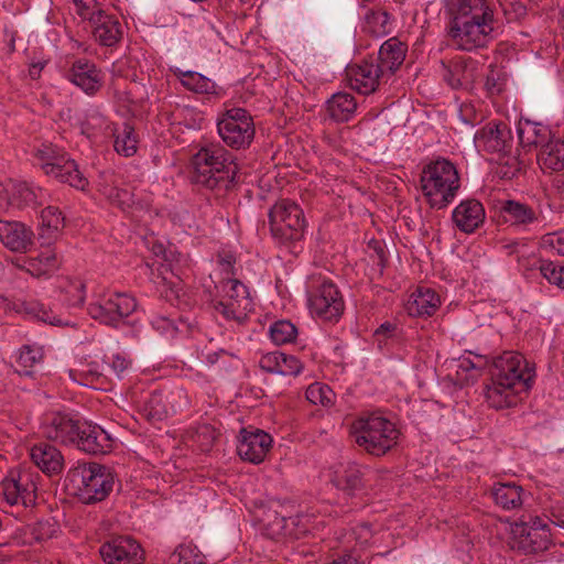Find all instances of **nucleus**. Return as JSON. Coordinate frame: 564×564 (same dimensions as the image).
<instances>
[{
  "instance_id": "obj_1",
  "label": "nucleus",
  "mask_w": 564,
  "mask_h": 564,
  "mask_svg": "<svg viewBox=\"0 0 564 564\" xmlns=\"http://www.w3.org/2000/svg\"><path fill=\"white\" fill-rule=\"evenodd\" d=\"M178 145L183 151L188 148L193 183L219 191H229L234 186L238 167L230 152L219 143L193 140L187 144V140L178 134Z\"/></svg>"
},
{
  "instance_id": "obj_2",
  "label": "nucleus",
  "mask_w": 564,
  "mask_h": 564,
  "mask_svg": "<svg viewBox=\"0 0 564 564\" xmlns=\"http://www.w3.org/2000/svg\"><path fill=\"white\" fill-rule=\"evenodd\" d=\"M490 377L485 397L490 408L501 410L517 404V395L530 389L534 373L521 355L505 352L492 360Z\"/></svg>"
},
{
  "instance_id": "obj_3",
  "label": "nucleus",
  "mask_w": 564,
  "mask_h": 564,
  "mask_svg": "<svg viewBox=\"0 0 564 564\" xmlns=\"http://www.w3.org/2000/svg\"><path fill=\"white\" fill-rule=\"evenodd\" d=\"M65 482L82 503L95 505L109 497L115 485V474L106 465L78 462L67 471Z\"/></svg>"
},
{
  "instance_id": "obj_4",
  "label": "nucleus",
  "mask_w": 564,
  "mask_h": 564,
  "mask_svg": "<svg viewBox=\"0 0 564 564\" xmlns=\"http://www.w3.org/2000/svg\"><path fill=\"white\" fill-rule=\"evenodd\" d=\"M349 433L359 447L378 457L390 452L400 437L395 424L377 413L359 415L352 421Z\"/></svg>"
},
{
  "instance_id": "obj_5",
  "label": "nucleus",
  "mask_w": 564,
  "mask_h": 564,
  "mask_svg": "<svg viewBox=\"0 0 564 564\" xmlns=\"http://www.w3.org/2000/svg\"><path fill=\"white\" fill-rule=\"evenodd\" d=\"M420 183L429 205L437 209L446 207L460 186L456 166L444 158L433 160L423 167Z\"/></svg>"
},
{
  "instance_id": "obj_6",
  "label": "nucleus",
  "mask_w": 564,
  "mask_h": 564,
  "mask_svg": "<svg viewBox=\"0 0 564 564\" xmlns=\"http://www.w3.org/2000/svg\"><path fill=\"white\" fill-rule=\"evenodd\" d=\"M268 216L274 243L296 253L307 227L303 208L294 200L283 198L270 208Z\"/></svg>"
},
{
  "instance_id": "obj_7",
  "label": "nucleus",
  "mask_w": 564,
  "mask_h": 564,
  "mask_svg": "<svg viewBox=\"0 0 564 564\" xmlns=\"http://www.w3.org/2000/svg\"><path fill=\"white\" fill-rule=\"evenodd\" d=\"M40 479V474L30 466L12 467L0 482V494L11 507H22L25 519L31 518L37 507Z\"/></svg>"
},
{
  "instance_id": "obj_8",
  "label": "nucleus",
  "mask_w": 564,
  "mask_h": 564,
  "mask_svg": "<svg viewBox=\"0 0 564 564\" xmlns=\"http://www.w3.org/2000/svg\"><path fill=\"white\" fill-rule=\"evenodd\" d=\"M33 158L35 164L47 176L79 191H85L88 187V178L79 171L76 161L70 159L64 149L51 142H43L34 149Z\"/></svg>"
},
{
  "instance_id": "obj_9",
  "label": "nucleus",
  "mask_w": 564,
  "mask_h": 564,
  "mask_svg": "<svg viewBox=\"0 0 564 564\" xmlns=\"http://www.w3.org/2000/svg\"><path fill=\"white\" fill-rule=\"evenodd\" d=\"M223 141L230 148L245 149L254 138V123L250 113L243 108L228 109L217 122Z\"/></svg>"
},
{
  "instance_id": "obj_10",
  "label": "nucleus",
  "mask_w": 564,
  "mask_h": 564,
  "mask_svg": "<svg viewBox=\"0 0 564 564\" xmlns=\"http://www.w3.org/2000/svg\"><path fill=\"white\" fill-rule=\"evenodd\" d=\"M220 288L224 299L214 305L215 311L227 321L242 323L252 304L248 288L234 278H224Z\"/></svg>"
},
{
  "instance_id": "obj_11",
  "label": "nucleus",
  "mask_w": 564,
  "mask_h": 564,
  "mask_svg": "<svg viewBox=\"0 0 564 564\" xmlns=\"http://www.w3.org/2000/svg\"><path fill=\"white\" fill-rule=\"evenodd\" d=\"M308 308L312 315L324 321H338L345 302L337 285L330 280H323L308 292Z\"/></svg>"
},
{
  "instance_id": "obj_12",
  "label": "nucleus",
  "mask_w": 564,
  "mask_h": 564,
  "mask_svg": "<svg viewBox=\"0 0 564 564\" xmlns=\"http://www.w3.org/2000/svg\"><path fill=\"white\" fill-rule=\"evenodd\" d=\"M494 31V21L460 20L452 21L448 35L452 44L460 51L485 47Z\"/></svg>"
},
{
  "instance_id": "obj_13",
  "label": "nucleus",
  "mask_w": 564,
  "mask_h": 564,
  "mask_svg": "<svg viewBox=\"0 0 564 564\" xmlns=\"http://www.w3.org/2000/svg\"><path fill=\"white\" fill-rule=\"evenodd\" d=\"M137 308V301L127 293H113L97 302L89 303L88 315L100 323L117 327L120 321L130 316Z\"/></svg>"
},
{
  "instance_id": "obj_14",
  "label": "nucleus",
  "mask_w": 564,
  "mask_h": 564,
  "mask_svg": "<svg viewBox=\"0 0 564 564\" xmlns=\"http://www.w3.org/2000/svg\"><path fill=\"white\" fill-rule=\"evenodd\" d=\"M80 417L65 411H50L42 416L40 430L42 435L58 445L72 447Z\"/></svg>"
},
{
  "instance_id": "obj_15",
  "label": "nucleus",
  "mask_w": 564,
  "mask_h": 564,
  "mask_svg": "<svg viewBox=\"0 0 564 564\" xmlns=\"http://www.w3.org/2000/svg\"><path fill=\"white\" fill-rule=\"evenodd\" d=\"M99 554L106 564H143L144 550L131 535H115L99 547Z\"/></svg>"
},
{
  "instance_id": "obj_16",
  "label": "nucleus",
  "mask_w": 564,
  "mask_h": 564,
  "mask_svg": "<svg viewBox=\"0 0 564 564\" xmlns=\"http://www.w3.org/2000/svg\"><path fill=\"white\" fill-rule=\"evenodd\" d=\"M79 429L76 431L73 448L91 456L111 453L115 445L112 436L99 424L87 420H79Z\"/></svg>"
},
{
  "instance_id": "obj_17",
  "label": "nucleus",
  "mask_w": 564,
  "mask_h": 564,
  "mask_svg": "<svg viewBox=\"0 0 564 564\" xmlns=\"http://www.w3.org/2000/svg\"><path fill=\"white\" fill-rule=\"evenodd\" d=\"M474 141L477 149L487 153L508 154L513 148L512 130L500 120H491L477 130Z\"/></svg>"
},
{
  "instance_id": "obj_18",
  "label": "nucleus",
  "mask_w": 564,
  "mask_h": 564,
  "mask_svg": "<svg viewBox=\"0 0 564 564\" xmlns=\"http://www.w3.org/2000/svg\"><path fill=\"white\" fill-rule=\"evenodd\" d=\"M65 78L87 96H96L104 87L105 73L95 62L82 57L70 64Z\"/></svg>"
},
{
  "instance_id": "obj_19",
  "label": "nucleus",
  "mask_w": 564,
  "mask_h": 564,
  "mask_svg": "<svg viewBox=\"0 0 564 564\" xmlns=\"http://www.w3.org/2000/svg\"><path fill=\"white\" fill-rule=\"evenodd\" d=\"M272 437L263 430L252 426L242 427L239 433L237 453L239 457L252 464H260L272 447Z\"/></svg>"
},
{
  "instance_id": "obj_20",
  "label": "nucleus",
  "mask_w": 564,
  "mask_h": 564,
  "mask_svg": "<svg viewBox=\"0 0 564 564\" xmlns=\"http://www.w3.org/2000/svg\"><path fill=\"white\" fill-rule=\"evenodd\" d=\"M442 67L443 79L453 89H468L477 78L478 62L471 57H455Z\"/></svg>"
},
{
  "instance_id": "obj_21",
  "label": "nucleus",
  "mask_w": 564,
  "mask_h": 564,
  "mask_svg": "<svg viewBox=\"0 0 564 564\" xmlns=\"http://www.w3.org/2000/svg\"><path fill=\"white\" fill-rule=\"evenodd\" d=\"M7 307L8 310L13 311L18 314H22L29 318H33L52 326H75V324L72 323L70 321L54 314L51 307H46L45 304H43L39 300H12L8 302Z\"/></svg>"
},
{
  "instance_id": "obj_22",
  "label": "nucleus",
  "mask_w": 564,
  "mask_h": 564,
  "mask_svg": "<svg viewBox=\"0 0 564 564\" xmlns=\"http://www.w3.org/2000/svg\"><path fill=\"white\" fill-rule=\"evenodd\" d=\"M384 75L386 72L378 63L368 59L348 68L350 87L361 95L373 93L379 86L380 78Z\"/></svg>"
},
{
  "instance_id": "obj_23",
  "label": "nucleus",
  "mask_w": 564,
  "mask_h": 564,
  "mask_svg": "<svg viewBox=\"0 0 564 564\" xmlns=\"http://www.w3.org/2000/svg\"><path fill=\"white\" fill-rule=\"evenodd\" d=\"M0 241L12 252L26 253L34 246V232L21 221L0 219Z\"/></svg>"
},
{
  "instance_id": "obj_24",
  "label": "nucleus",
  "mask_w": 564,
  "mask_h": 564,
  "mask_svg": "<svg viewBox=\"0 0 564 564\" xmlns=\"http://www.w3.org/2000/svg\"><path fill=\"white\" fill-rule=\"evenodd\" d=\"M88 19L94 26V39L100 45L112 47L122 39L123 32L121 23L115 15L108 14L104 10L98 9L93 11Z\"/></svg>"
},
{
  "instance_id": "obj_25",
  "label": "nucleus",
  "mask_w": 564,
  "mask_h": 564,
  "mask_svg": "<svg viewBox=\"0 0 564 564\" xmlns=\"http://www.w3.org/2000/svg\"><path fill=\"white\" fill-rule=\"evenodd\" d=\"M499 217L503 224L520 229H525L539 221V213L533 206L516 199L500 202Z\"/></svg>"
},
{
  "instance_id": "obj_26",
  "label": "nucleus",
  "mask_w": 564,
  "mask_h": 564,
  "mask_svg": "<svg viewBox=\"0 0 564 564\" xmlns=\"http://www.w3.org/2000/svg\"><path fill=\"white\" fill-rule=\"evenodd\" d=\"M485 217L482 204L475 198L460 202L452 213L453 223L465 234L475 232L484 224Z\"/></svg>"
},
{
  "instance_id": "obj_27",
  "label": "nucleus",
  "mask_w": 564,
  "mask_h": 564,
  "mask_svg": "<svg viewBox=\"0 0 564 564\" xmlns=\"http://www.w3.org/2000/svg\"><path fill=\"white\" fill-rule=\"evenodd\" d=\"M513 547L524 553H538L547 549L550 544V530L539 531L529 528L524 521L516 523L512 529Z\"/></svg>"
},
{
  "instance_id": "obj_28",
  "label": "nucleus",
  "mask_w": 564,
  "mask_h": 564,
  "mask_svg": "<svg viewBox=\"0 0 564 564\" xmlns=\"http://www.w3.org/2000/svg\"><path fill=\"white\" fill-rule=\"evenodd\" d=\"M34 465L48 476L58 475L64 468V456L54 445L41 442L30 449Z\"/></svg>"
},
{
  "instance_id": "obj_29",
  "label": "nucleus",
  "mask_w": 564,
  "mask_h": 564,
  "mask_svg": "<svg viewBox=\"0 0 564 564\" xmlns=\"http://www.w3.org/2000/svg\"><path fill=\"white\" fill-rule=\"evenodd\" d=\"M452 21H494V11L486 0H448Z\"/></svg>"
},
{
  "instance_id": "obj_30",
  "label": "nucleus",
  "mask_w": 564,
  "mask_h": 564,
  "mask_svg": "<svg viewBox=\"0 0 564 564\" xmlns=\"http://www.w3.org/2000/svg\"><path fill=\"white\" fill-rule=\"evenodd\" d=\"M440 305L441 297L434 290L419 286L410 295L405 310L410 316L427 318L435 314Z\"/></svg>"
},
{
  "instance_id": "obj_31",
  "label": "nucleus",
  "mask_w": 564,
  "mask_h": 564,
  "mask_svg": "<svg viewBox=\"0 0 564 564\" xmlns=\"http://www.w3.org/2000/svg\"><path fill=\"white\" fill-rule=\"evenodd\" d=\"M259 367L268 373L297 376L303 369V364L295 356L272 351L260 358Z\"/></svg>"
},
{
  "instance_id": "obj_32",
  "label": "nucleus",
  "mask_w": 564,
  "mask_h": 564,
  "mask_svg": "<svg viewBox=\"0 0 564 564\" xmlns=\"http://www.w3.org/2000/svg\"><path fill=\"white\" fill-rule=\"evenodd\" d=\"M332 482L346 495L355 496L364 489V471L356 463L341 464L334 470Z\"/></svg>"
},
{
  "instance_id": "obj_33",
  "label": "nucleus",
  "mask_w": 564,
  "mask_h": 564,
  "mask_svg": "<svg viewBox=\"0 0 564 564\" xmlns=\"http://www.w3.org/2000/svg\"><path fill=\"white\" fill-rule=\"evenodd\" d=\"M519 144L522 148H541L553 138L551 129L541 122H534L529 119L520 120L517 128Z\"/></svg>"
},
{
  "instance_id": "obj_34",
  "label": "nucleus",
  "mask_w": 564,
  "mask_h": 564,
  "mask_svg": "<svg viewBox=\"0 0 564 564\" xmlns=\"http://www.w3.org/2000/svg\"><path fill=\"white\" fill-rule=\"evenodd\" d=\"M408 46L397 37L387 40L379 50L377 63L386 74L392 75L402 65Z\"/></svg>"
},
{
  "instance_id": "obj_35",
  "label": "nucleus",
  "mask_w": 564,
  "mask_h": 564,
  "mask_svg": "<svg viewBox=\"0 0 564 564\" xmlns=\"http://www.w3.org/2000/svg\"><path fill=\"white\" fill-rule=\"evenodd\" d=\"M160 251L163 253V260L156 267L154 274V283L160 291L161 296L173 306L174 300H176V291L174 290V272L173 259L166 257V252L162 245L159 246Z\"/></svg>"
},
{
  "instance_id": "obj_36",
  "label": "nucleus",
  "mask_w": 564,
  "mask_h": 564,
  "mask_svg": "<svg viewBox=\"0 0 564 564\" xmlns=\"http://www.w3.org/2000/svg\"><path fill=\"white\" fill-rule=\"evenodd\" d=\"M490 495L498 507L508 511L519 509L524 501L523 488L513 481L495 482Z\"/></svg>"
},
{
  "instance_id": "obj_37",
  "label": "nucleus",
  "mask_w": 564,
  "mask_h": 564,
  "mask_svg": "<svg viewBox=\"0 0 564 564\" xmlns=\"http://www.w3.org/2000/svg\"><path fill=\"white\" fill-rule=\"evenodd\" d=\"M58 260L52 250H45L36 257H28L19 268L34 278L47 279L58 269Z\"/></svg>"
},
{
  "instance_id": "obj_38",
  "label": "nucleus",
  "mask_w": 564,
  "mask_h": 564,
  "mask_svg": "<svg viewBox=\"0 0 564 564\" xmlns=\"http://www.w3.org/2000/svg\"><path fill=\"white\" fill-rule=\"evenodd\" d=\"M326 110L335 122H347L357 110V101L351 94L339 91L327 100Z\"/></svg>"
},
{
  "instance_id": "obj_39",
  "label": "nucleus",
  "mask_w": 564,
  "mask_h": 564,
  "mask_svg": "<svg viewBox=\"0 0 564 564\" xmlns=\"http://www.w3.org/2000/svg\"><path fill=\"white\" fill-rule=\"evenodd\" d=\"M539 164L543 170L560 172L564 170V138H552L538 154Z\"/></svg>"
},
{
  "instance_id": "obj_40",
  "label": "nucleus",
  "mask_w": 564,
  "mask_h": 564,
  "mask_svg": "<svg viewBox=\"0 0 564 564\" xmlns=\"http://www.w3.org/2000/svg\"><path fill=\"white\" fill-rule=\"evenodd\" d=\"M216 440V431L208 424H202L186 431L182 435V442L200 452H208Z\"/></svg>"
},
{
  "instance_id": "obj_41",
  "label": "nucleus",
  "mask_w": 564,
  "mask_h": 564,
  "mask_svg": "<svg viewBox=\"0 0 564 564\" xmlns=\"http://www.w3.org/2000/svg\"><path fill=\"white\" fill-rule=\"evenodd\" d=\"M113 147L117 153L124 156H132L138 150L139 139L134 127L129 122H124L122 128L113 130Z\"/></svg>"
},
{
  "instance_id": "obj_42",
  "label": "nucleus",
  "mask_w": 564,
  "mask_h": 564,
  "mask_svg": "<svg viewBox=\"0 0 564 564\" xmlns=\"http://www.w3.org/2000/svg\"><path fill=\"white\" fill-rule=\"evenodd\" d=\"M69 377L86 387L102 388L107 382V377L96 362H90L83 369H70Z\"/></svg>"
},
{
  "instance_id": "obj_43",
  "label": "nucleus",
  "mask_w": 564,
  "mask_h": 564,
  "mask_svg": "<svg viewBox=\"0 0 564 564\" xmlns=\"http://www.w3.org/2000/svg\"><path fill=\"white\" fill-rule=\"evenodd\" d=\"M178 82L189 91L196 94H208L213 90L212 80L198 72L178 69Z\"/></svg>"
},
{
  "instance_id": "obj_44",
  "label": "nucleus",
  "mask_w": 564,
  "mask_h": 564,
  "mask_svg": "<svg viewBox=\"0 0 564 564\" xmlns=\"http://www.w3.org/2000/svg\"><path fill=\"white\" fill-rule=\"evenodd\" d=\"M305 397L307 401L313 404H321L322 406L329 408L334 405L336 394L329 386L321 382H314L307 387Z\"/></svg>"
},
{
  "instance_id": "obj_45",
  "label": "nucleus",
  "mask_w": 564,
  "mask_h": 564,
  "mask_svg": "<svg viewBox=\"0 0 564 564\" xmlns=\"http://www.w3.org/2000/svg\"><path fill=\"white\" fill-rule=\"evenodd\" d=\"M532 268L539 269L541 274L551 283L560 289H564V265H560L550 260L535 259Z\"/></svg>"
},
{
  "instance_id": "obj_46",
  "label": "nucleus",
  "mask_w": 564,
  "mask_h": 564,
  "mask_svg": "<svg viewBox=\"0 0 564 564\" xmlns=\"http://www.w3.org/2000/svg\"><path fill=\"white\" fill-rule=\"evenodd\" d=\"M270 338L275 345H284L294 341L297 328L288 319L274 322L269 328Z\"/></svg>"
},
{
  "instance_id": "obj_47",
  "label": "nucleus",
  "mask_w": 564,
  "mask_h": 564,
  "mask_svg": "<svg viewBox=\"0 0 564 564\" xmlns=\"http://www.w3.org/2000/svg\"><path fill=\"white\" fill-rule=\"evenodd\" d=\"M59 524L53 517L39 519L30 525V533L36 542H44L56 536Z\"/></svg>"
},
{
  "instance_id": "obj_48",
  "label": "nucleus",
  "mask_w": 564,
  "mask_h": 564,
  "mask_svg": "<svg viewBox=\"0 0 564 564\" xmlns=\"http://www.w3.org/2000/svg\"><path fill=\"white\" fill-rule=\"evenodd\" d=\"M43 358V352L40 348L24 345L20 349L17 365L20 367L19 372L24 376H32L33 367Z\"/></svg>"
},
{
  "instance_id": "obj_49",
  "label": "nucleus",
  "mask_w": 564,
  "mask_h": 564,
  "mask_svg": "<svg viewBox=\"0 0 564 564\" xmlns=\"http://www.w3.org/2000/svg\"><path fill=\"white\" fill-rule=\"evenodd\" d=\"M65 294L64 302L69 307H79L85 303L86 299V284L79 280H68L67 284L63 286Z\"/></svg>"
},
{
  "instance_id": "obj_50",
  "label": "nucleus",
  "mask_w": 564,
  "mask_h": 564,
  "mask_svg": "<svg viewBox=\"0 0 564 564\" xmlns=\"http://www.w3.org/2000/svg\"><path fill=\"white\" fill-rule=\"evenodd\" d=\"M142 415L153 424L163 421L167 416V410L165 404L162 403L161 394H151L144 403Z\"/></svg>"
},
{
  "instance_id": "obj_51",
  "label": "nucleus",
  "mask_w": 564,
  "mask_h": 564,
  "mask_svg": "<svg viewBox=\"0 0 564 564\" xmlns=\"http://www.w3.org/2000/svg\"><path fill=\"white\" fill-rule=\"evenodd\" d=\"M521 171V162L516 155L511 153L508 154H499L498 165L496 167V174L501 180L511 181Z\"/></svg>"
},
{
  "instance_id": "obj_52",
  "label": "nucleus",
  "mask_w": 564,
  "mask_h": 564,
  "mask_svg": "<svg viewBox=\"0 0 564 564\" xmlns=\"http://www.w3.org/2000/svg\"><path fill=\"white\" fill-rule=\"evenodd\" d=\"M42 226L47 231L57 232L65 226V217L58 207L47 206L41 212Z\"/></svg>"
},
{
  "instance_id": "obj_53",
  "label": "nucleus",
  "mask_w": 564,
  "mask_h": 564,
  "mask_svg": "<svg viewBox=\"0 0 564 564\" xmlns=\"http://www.w3.org/2000/svg\"><path fill=\"white\" fill-rule=\"evenodd\" d=\"M367 24L376 35H384L389 32L391 15L384 10L371 11L366 17Z\"/></svg>"
},
{
  "instance_id": "obj_54",
  "label": "nucleus",
  "mask_w": 564,
  "mask_h": 564,
  "mask_svg": "<svg viewBox=\"0 0 564 564\" xmlns=\"http://www.w3.org/2000/svg\"><path fill=\"white\" fill-rule=\"evenodd\" d=\"M178 564H205V555L192 542L178 544Z\"/></svg>"
},
{
  "instance_id": "obj_55",
  "label": "nucleus",
  "mask_w": 564,
  "mask_h": 564,
  "mask_svg": "<svg viewBox=\"0 0 564 564\" xmlns=\"http://www.w3.org/2000/svg\"><path fill=\"white\" fill-rule=\"evenodd\" d=\"M152 327L162 335L170 334L172 337L176 334V324L172 313H156L152 321Z\"/></svg>"
},
{
  "instance_id": "obj_56",
  "label": "nucleus",
  "mask_w": 564,
  "mask_h": 564,
  "mask_svg": "<svg viewBox=\"0 0 564 564\" xmlns=\"http://www.w3.org/2000/svg\"><path fill=\"white\" fill-rule=\"evenodd\" d=\"M178 117L183 120L178 121V126H184L187 129L199 130L202 122L204 120L200 111H197L191 107H183L181 111H178Z\"/></svg>"
},
{
  "instance_id": "obj_57",
  "label": "nucleus",
  "mask_w": 564,
  "mask_h": 564,
  "mask_svg": "<svg viewBox=\"0 0 564 564\" xmlns=\"http://www.w3.org/2000/svg\"><path fill=\"white\" fill-rule=\"evenodd\" d=\"M502 73L495 65L489 66L486 75L485 87L490 95H499L503 89Z\"/></svg>"
},
{
  "instance_id": "obj_58",
  "label": "nucleus",
  "mask_w": 564,
  "mask_h": 564,
  "mask_svg": "<svg viewBox=\"0 0 564 564\" xmlns=\"http://www.w3.org/2000/svg\"><path fill=\"white\" fill-rule=\"evenodd\" d=\"M13 195H18L19 197V202L17 203V205L19 207L21 206H31V205H36L39 204L37 203V195L36 193L34 192V189L29 186L26 183H21V184H18L15 187H14V193Z\"/></svg>"
},
{
  "instance_id": "obj_59",
  "label": "nucleus",
  "mask_w": 564,
  "mask_h": 564,
  "mask_svg": "<svg viewBox=\"0 0 564 564\" xmlns=\"http://www.w3.org/2000/svg\"><path fill=\"white\" fill-rule=\"evenodd\" d=\"M217 262L221 268L223 273L226 274V278H230V275H235V263L236 257L231 251H220L217 254Z\"/></svg>"
},
{
  "instance_id": "obj_60",
  "label": "nucleus",
  "mask_w": 564,
  "mask_h": 564,
  "mask_svg": "<svg viewBox=\"0 0 564 564\" xmlns=\"http://www.w3.org/2000/svg\"><path fill=\"white\" fill-rule=\"evenodd\" d=\"M398 330V325L395 323L391 322H384L381 324L375 332V336L379 339L380 337L383 338H391L395 336V333Z\"/></svg>"
},
{
  "instance_id": "obj_61",
  "label": "nucleus",
  "mask_w": 564,
  "mask_h": 564,
  "mask_svg": "<svg viewBox=\"0 0 564 564\" xmlns=\"http://www.w3.org/2000/svg\"><path fill=\"white\" fill-rule=\"evenodd\" d=\"M129 361L119 355L113 356L111 364L109 365L115 373L119 377L129 366Z\"/></svg>"
},
{
  "instance_id": "obj_62",
  "label": "nucleus",
  "mask_w": 564,
  "mask_h": 564,
  "mask_svg": "<svg viewBox=\"0 0 564 564\" xmlns=\"http://www.w3.org/2000/svg\"><path fill=\"white\" fill-rule=\"evenodd\" d=\"M372 243H373V249H375V251H376V253L378 256L377 265H379L381 268V270H382V269L386 268L387 262H388V259L386 257V252H384L383 248L380 246L379 241L373 240Z\"/></svg>"
},
{
  "instance_id": "obj_63",
  "label": "nucleus",
  "mask_w": 564,
  "mask_h": 564,
  "mask_svg": "<svg viewBox=\"0 0 564 564\" xmlns=\"http://www.w3.org/2000/svg\"><path fill=\"white\" fill-rule=\"evenodd\" d=\"M527 242L523 239L512 240L502 246V248L507 251L508 254H513L519 252L520 247H525Z\"/></svg>"
},
{
  "instance_id": "obj_64",
  "label": "nucleus",
  "mask_w": 564,
  "mask_h": 564,
  "mask_svg": "<svg viewBox=\"0 0 564 564\" xmlns=\"http://www.w3.org/2000/svg\"><path fill=\"white\" fill-rule=\"evenodd\" d=\"M549 242L557 254L564 256V238L553 235Z\"/></svg>"
}]
</instances>
